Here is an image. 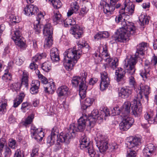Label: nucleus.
<instances>
[{
  "instance_id": "obj_2",
  "label": "nucleus",
  "mask_w": 157,
  "mask_h": 157,
  "mask_svg": "<svg viewBox=\"0 0 157 157\" xmlns=\"http://www.w3.org/2000/svg\"><path fill=\"white\" fill-rule=\"evenodd\" d=\"M121 24L122 27L118 30V35L114 36L113 39L117 42H124L135 33L136 28L133 23L125 20L124 19Z\"/></svg>"
},
{
  "instance_id": "obj_26",
  "label": "nucleus",
  "mask_w": 157,
  "mask_h": 157,
  "mask_svg": "<svg viewBox=\"0 0 157 157\" xmlns=\"http://www.w3.org/2000/svg\"><path fill=\"white\" fill-rule=\"evenodd\" d=\"M53 29L49 23L46 24L44 27L43 34L44 36H51L53 34Z\"/></svg>"
},
{
  "instance_id": "obj_14",
  "label": "nucleus",
  "mask_w": 157,
  "mask_h": 157,
  "mask_svg": "<svg viewBox=\"0 0 157 157\" xmlns=\"http://www.w3.org/2000/svg\"><path fill=\"white\" fill-rule=\"evenodd\" d=\"M123 120L120 124V128L121 131H126L128 129L134 122V119L129 117H122Z\"/></svg>"
},
{
  "instance_id": "obj_27",
  "label": "nucleus",
  "mask_w": 157,
  "mask_h": 157,
  "mask_svg": "<svg viewBox=\"0 0 157 157\" xmlns=\"http://www.w3.org/2000/svg\"><path fill=\"white\" fill-rule=\"evenodd\" d=\"M82 116L79 118V132L83 131L85 127L87 117L85 114H82Z\"/></svg>"
},
{
  "instance_id": "obj_8",
  "label": "nucleus",
  "mask_w": 157,
  "mask_h": 157,
  "mask_svg": "<svg viewBox=\"0 0 157 157\" xmlns=\"http://www.w3.org/2000/svg\"><path fill=\"white\" fill-rule=\"evenodd\" d=\"M55 128L52 129L51 135L49 136L47 139V143L50 144V145L54 144L56 139H57V143L55 145L56 150H58L62 148V145L61 142L58 141V132L55 129Z\"/></svg>"
},
{
  "instance_id": "obj_32",
  "label": "nucleus",
  "mask_w": 157,
  "mask_h": 157,
  "mask_svg": "<svg viewBox=\"0 0 157 157\" xmlns=\"http://www.w3.org/2000/svg\"><path fill=\"white\" fill-rule=\"evenodd\" d=\"M34 29L36 34H39L41 31L42 28V25H41L39 21L37 20H35L34 23Z\"/></svg>"
},
{
  "instance_id": "obj_41",
  "label": "nucleus",
  "mask_w": 157,
  "mask_h": 157,
  "mask_svg": "<svg viewBox=\"0 0 157 157\" xmlns=\"http://www.w3.org/2000/svg\"><path fill=\"white\" fill-rule=\"evenodd\" d=\"M34 117V115L33 114H31L28 116L25 121L22 122L23 124L26 126L27 125L30 124L32 122Z\"/></svg>"
},
{
  "instance_id": "obj_29",
  "label": "nucleus",
  "mask_w": 157,
  "mask_h": 157,
  "mask_svg": "<svg viewBox=\"0 0 157 157\" xmlns=\"http://www.w3.org/2000/svg\"><path fill=\"white\" fill-rule=\"evenodd\" d=\"M63 65L66 70L70 71L72 69L74 63L72 61L67 59L66 57H63Z\"/></svg>"
},
{
  "instance_id": "obj_47",
  "label": "nucleus",
  "mask_w": 157,
  "mask_h": 157,
  "mask_svg": "<svg viewBox=\"0 0 157 157\" xmlns=\"http://www.w3.org/2000/svg\"><path fill=\"white\" fill-rule=\"evenodd\" d=\"M52 4L54 8L56 9L59 8L62 6V3L59 0H53Z\"/></svg>"
},
{
  "instance_id": "obj_37",
  "label": "nucleus",
  "mask_w": 157,
  "mask_h": 157,
  "mask_svg": "<svg viewBox=\"0 0 157 157\" xmlns=\"http://www.w3.org/2000/svg\"><path fill=\"white\" fill-rule=\"evenodd\" d=\"M139 20L141 23L142 25L148 24L149 20L147 16L141 14L139 17Z\"/></svg>"
},
{
  "instance_id": "obj_7",
  "label": "nucleus",
  "mask_w": 157,
  "mask_h": 157,
  "mask_svg": "<svg viewBox=\"0 0 157 157\" xmlns=\"http://www.w3.org/2000/svg\"><path fill=\"white\" fill-rule=\"evenodd\" d=\"M38 77L42 83L45 85L44 86L45 92L49 94H53L56 89L54 82H48V79L42 74H38Z\"/></svg>"
},
{
  "instance_id": "obj_52",
  "label": "nucleus",
  "mask_w": 157,
  "mask_h": 157,
  "mask_svg": "<svg viewBox=\"0 0 157 157\" xmlns=\"http://www.w3.org/2000/svg\"><path fill=\"white\" fill-rule=\"evenodd\" d=\"M24 59L23 58H21V57L17 56L15 58L14 61L15 62V63L18 66L21 65L23 62Z\"/></svg>"
},
{
  "instance_id": "obj_12",
  "label": "nucleus",
  "mask_w": 157,
  "mask_h": 157,
  "mask_svg": "<svg viewBox=\"0 0 157 157\" xmlns=\"http://www.w3.org/2000/svg\"><path fill=\"white\" fill-rule=\"evenodd\" d=\"M89 144V142L87 141L85 137L82 138L80 141V147L82 149L87 147L88 152L89 155L91 157H94L96 154V152L93 146Z\"/></svg>"
},
{
  "instance_id": "obj_3",
  "label": "nucleus",
  "mask_w": 157,
  "mask_h": 157,
  "mask_svg": "<svg viewBox=\"0 0 157 157\" xmlns=\"http://www.w3.org/2000/svg\"><path fill=\"white\" fill-rule=\"evenodd\" d=\"M87 74L83 71L79 76V95L80 97V102L81 104V109L85 110L88 106H90L94 101V99L89 98L84 99L86 96V90L87 86L86 85V79Z\"/></svg>"
},
{
  "instance_id": "obj_19",
  "label": "nucleus",
  "mask_w": 157,
  "mask_h": 157,
  "mask_svg": "<svg viewBox=\"0 0 157 157\" xmlns=\"http://www.w3.org/2000/svg\"><path fill=\"white\" fill-rule=\"evenodd\" d=\"M157 113L156 117L154 119L148 113H146L144 115V118L145 120H144L141 122V125L144 128H146L148 124H152L155 121L157 122Z\"/></svg>"
},
{
  "instance_id": "obj_55",
  "label": "nucleus",
  "mask_w": 157,
  "mask_h": 157,
  "mask_svg": "<svg viewBox=\"0 0 157 157\" xmlns=\"http://www.w3.org/2000/svg\"><path fill=\"white\" fill-rule=\"evenodd\" d=\"M108 56L107 52L106 45L105 44L103 46V51L102 54V58H103L104 57H107Z\"/></svg>"
},
{
  "instance_id": "obj_23",
  "label": "nucleus",
  "mask_w": 157,
  "mask_h": 157,
  "mask_svg": "<svg viewBox=\"0 0 157 157\" xmlns=\"http://www.w3.org/2000/svg\"><path fill=\"white\" fill-rule=\"evenodd\" d=\"M38 10L37 7L33 5L27 6L24 9L25 14L26 15L30 16L36 13Z\"/></svg>"
},
{
  "instance_id": "obj_40",
  "label": "nucleus",
  "mask_w": 157,
  "mask_h": 157,
  "mask_svg": "<svg viewBox=\"0 0 157 157\" xmlns=\"http://www.w3.org/2000/svg\"><path fill=\"white\" fill-rule=\"evenodd\" d=\"M9 146L12 149H15L17 146L16 141L13 139H10L8 142Z\"/></svg>"
},
{
  "instance_id": "obj_6",
  "label": "nucleus",
  "mask_w": 157,
  "mask_h": 157,
  "mask_svg": "<svg viewBox=\"0 0 157 157\" xmlns=\"http://www.w3.org/2000/svg\"><path fill=\"white\" fill-rule=\"evenodd\" d=\"M142 101V96L140 94H138L136 99L132 101V113L135 116L139 115L142 111V107L141 106V101Z\"/></svg>"
},
{
  "instance_id": "obj_20",
  "label": "nucleus",
  "mask_w": 157,
  "mask_h": 157,
  "mask_svg": "<svg viewBox=\"0 0 157 157\" xmlns=\"http://www.w3.org/2000/svg\"><path fill=\"white\" fill-rule=\"evenodd\" d=\"M138 89L139 91L137 95L138 94H140L142 96V94L143 93L147 102L148 100V95L150 93V88L147 85L141 83ZM142 100L143 99H142Z\"/></svg>"
},
{
  "instance_id": "obj_39",
  "label": "nucleus",
  "mask_w": 157,
  "mask_h": 157,
  "mask_svg": "<svg viewBox=\"0 0 157 157\" xmlns=\"http://www.w3.org/2000/svg\"><path fill=\"white\" fill-rule=\"evenodd\" d=\"M46 57V54L45 53H42L41 54H38L35 55L33 58V62H37L40 60L42 58H44Z\"/></svg>"
},
{
  "instance_id": "obj_9",
  "label": "nucleus",
  "mask_w": 157,
  "mask_h": 157,
  "mask_svg": "<svg viewBox=\"0 0 157 157\" xmlns=\"http://www.w3.org/2000/svg\"><path fill=\"white\" fill-rule=\"evenodd\" d=\"M78 50H76L75 46L73 48H69L67 50L63 53V57L70 59L74 63H76L78 60Z\"/></svg>"
},
{
  "instance_id": "obj_22",
  "label": "nucleus",
  "mask_w": 157,
  "mask_h": 157,
  "mask_svg": "<svg viewBox=\"0 0 157 157\" xmlns=\"http://www.w3.org/2000/svg\"><path fill=\"white\" fill-rule=\"evenodd\" d=\"M157 149V148L151 143L148 144L147 147L145 148L143 150L144 155L145 156L149 157L153 154L155 151Z\"/></svg>"
},
{
  "instance_id": "obj_35",
  "label": "nucleus",
  "mask_w": 157,
  "mask_h": 157,
  "mask_svg": "<svg viewBox=\"0 0 157 157\" xmlns=\"http://www.w3.org/2000/svg\"><path fill=\"white\" fill-rule=\"evenodd\" d=\"M106 60L109 62L110 66L113 69L118 65V59L117 58L114 59L107 58Z\"/></svg>"
},
{
  "instance_id": "obj_62",
  "label": "nucleus",
  "mask_w": 157,
  "mask_h": 157,
  "mask_svg": "<svg viewBox=\"0 0 157 157\" xmlns=\"http://www.w3.org/2000/svg\"><path fill=\"white\" fill-rule=\"evenodd\" d=\"M157 63V55L155 56L154 55L151 61V64L153 66H155Z\"/></svg>"
},
{
  "instance_id": "obj_36",
  "label": "nucleus",
  "mask_w": 157,
  "mask_h": 157,
  "mask_svg": "<svg viewBox=\"0 0 157 157\" xmlns=\"http://www.w3.org/2000/svg\"><path fill=\"white\" fill-rule=\"evenodd\" d=\"M51 63L47 61L43 63L41 65V68L44 71L46 72H48L51 69Z\"/></svg>"
},
{
  "instance_id": "obj_60",
  "label": "nucleus",
  "mask_w": 157,
  "mask_h": 157,
  "mask_svg": "<svg viewBox=\"0 0 157 157\" xmlns=\"http://www.w3.org/2000/svg\"><path fill=\"white\" fill-rule=\"evenodd\" d=\"M129 151H128V154L127 157H136V152L134 150H131L129 152Z\"/></svg>"
},
{
  "instance_id": "obj_4",
  "label": "nucleus",
  "mask_w": 157,
  "mask_h": 157,
  "mask_svg": "<svg viewBox=\"0 0 157 157\" xmlns=\"http://www.w3.org/2000/svg\"><path fill=\"white\" fill-rule=\"evenodd\" d=\"M78 130V126L76 127L74 124H71L69 128L66 130L65 132L60 133L58 137V141L62 143L69 144L71 140L77 134Z\"/></svg>"
},
{
  "instance_id": "obj_21",
  "label": "nucleus",
  "mask_w": 157,
  "mask_h": 157,
  "mask_svg": "<svg viewBox=\"0 0 157 157\" xmlns=\"http://www.w3.org/2000/svg\"><path fill=\"white\" fill-rule=\"evenodd\" d=\"M150 64V62L148 60H146L145 61L144 68L140 71V75L144 80H145L148 76L151 69Z\"/></svg>"
},
{
  "instance_id": "obj_50",
  "label": "nucleus",
  "mask_w": 157,
  "mask_h": 157,
  "mask_svg": "<svg viewBox=\"0 0 157 157\" xmlns=\"http://www.w3.org/2000/svg\"><path fill=\"white\" fill-rule=\"evenodd\" d=\"M12 154L11 151L9 147L6 146L5 148L4 154L5 157H10Z\"/></svg>"
},
{
  "instance_id": "obj_44",
  "label": "nucleus",
  "mask_w": 157,
  "mask_h": 157,
  "mask_svg": "<svg viewBox=\"0 0 157 157\" xmlns=\"http://www.w3.org/2000/svg\"><path fill=\"white\" fill-rule=\"evenodd\" d=\"M53 16V21H60L61 20V15L59 12H54Z\"/></svg>"
},
{
  "instance_id": "obj_56",
  "label": "nucleus",
  "mask_w": 157,
  "mask_h": 157,
  "mask_svg": "<svg viewBox=\"0 0 157 157\" xmlns=\"http://www.w3.org/2000/svg\"><path fill=\"white\" fill-rule=\"evenodd\" d=\"M29 105V104L27 102H23L22 103L21 109L23 112H25L26 110L29 109L28 107Z\"/></svg>"
},
{
  "instance_id": "obj_25",
  "label": "nucleus",
  "mask_w": 157,
  "mask_h": 157,
  "mask_svg": "<svg viewBox=\"0 0 157 157\" xmlns=\"http://www.w3.org/2000/svg\"><path fill=\"white\" fill-rule=\"evenodd\" d=\"M40 85V82L38 80H34L32 81L31 84V87L30 89V92L32 94H35L38 92V89Z\"/></svg>"
},
{
  "instance_id": "obj_33",
  "label": "nucleus",
  "mask_w": 157,
  "mask_h": 157,
  "mask_svg": "<svg viewBox=\"0 0 157 157\" xmlns=\"http://www.w3.org/2000/svg\"><path fill=\"white\" fill-rule=\"evenodd\" d=\"M23 77L21 78V85H24L26 87L28 86V74L26 71H23Z\"/></svg>"
},
{
  "instance_id": "obj_16",
  "label": "nucleus",
  "mask_w": 157,
  "mask_h": 157,
  "mask_svg": "<svg viewBox=\"0 0 157 157\" xmlns=\"http://www.w3.org/2000/svg\"><path fill=\"white\" fill-rule=\"evenodd\" d=\"M110 80L107 72L104 71L101 74V82L100 86V90L103 91L107 89L110 84Z\"/></svg>"
},
{
  "instance_id": "obj_1",
  "label": "nucleus",
  "mask_w": 157,
  "mask_h": 157,
  "mask_svg": "<svg viewBox=\"0 0 157 157\" xmlns=\"http://www.w3.org/2000/svg\"><path fill=\"white\" fill-rule=\"evenodd\" d=\"M147 47V43L144 42H142L137 45L135 57H131L127 62L125 63L124 68L127 70L126 73L121 68L116 70V77L117 82L124 80L126 79V74L132 75L135 73L136 70L135 65L136 63V59L138 56L139 55H143L144 54V52L146 49Z\"/></svg>"
},
{
  "instance_id": "obj_45",
  "label": "nucleus",
  "mask_w": 157,
  "mask_h": 157,
  "mask_svg": "<svg viewBox=\"0 0 157 157\" xmlns=\"http://www.w3.org/2000/svg\"><path fill=\"white\" fill-rule=\"evenodd\" d=\"M75 23L74 21H73L72 19L69 17L67 18L64 21V24L65 26L66 27H67L69 25H74Z\"/></svg>"
},
{
  "instance_id": "obj_57",
  "label": "nucleus",
  "mask_w": 157,
  "mask_h": 157,
  "mask_svg": "<svg viewBox=\"0 0 157 157\" xmlns=\"http://www.w3.org/2000/svg\"><path fill=\"white\" fill-rule=\"evenodd\" d=\"M5 72L4 73V75L2 76L3 79H6L10 80L11 77V74L10 73H8L7 70L5 71Z\"/></svg>"
},
{
  "instance_id": "obj_58",
  "label": "nucleus",
  "mask_w": 157,
  "mask_h": 157,
  "mask_svg": "<svg viewBox=\"0 0 157 157\" xmlns=\"http://www.w3.org/2000/svg\"><path fill=\"white\" fill-rule=\"evenodd\" d=\"M87 10L86 7L85 6H83L81 8V10L80 11V13H79V15L82 17H83L87 13Z\"/></svg>"
},
{
  "instance_id": "obj_34",
  "label": "nucleus",
  "mask_w": 157,
  "mask_h": 157,
  "mask_svg": "<svg viewBox=\"0 0 157 157\" xmlns=\"http://www.w3.org/2000/svg\"><path fill=\"white\" fill-rule=\"evenodd\" d=\"M78 0H74L71 5L70 8L73 10L75 13H78Z\"/></svg>"
},
{
  "instance_id": "obj_48",
  "label": "nucleus",
  "mask_w": 157,
  "mask_h": 157,
  "mask_svg": "<svg viewBox=\"0 0 157 157\" xmlns=\"http://www.w3.org/2000/svg\"><path fill=\"white\" fill-rule=\"evenodd\" d=\"M98 112L97 109H94L91 112V116L90 117L89 119H94V120H96L98 117Z\"/></svg>"
},
{
  "instance_id": "obj_17",
  "label": "nucleus",
  "mask_w": 157,
  "mask_h": 157,
  "mask_svg": "<svg viewBox=\"0 0 157 157\" xmlns=\"http://www.w3.org/2000/svg\"><path fill=\"white\" fill-rule=\"evenodd\" d=\"M130 140L127 142L128 147L131 148H134L136 149L141 143V139L140 137L138 136H132L130 137Z\"/></svg>"
},
{
  "instance_id": "obj_53",
  "label": "nucleus",
  "mask_w": 157,
  "mask_h": 157,
  "mask_svg": "<svg viewBox=\"0 0 157 157\" xmlns=\"http://www.w3.org/2000/svg\"><path fill=\"white\" fill-rule=\"evenodd\" d=\"M89 47V45L85 40H82L79 41V48H81L85 47L87 48Z\"/></svg>"
},
{
  "instance_id": "obj_28",
  "label": "nucleus",
  "mask_w": 157,
  "mask_h": 157,
  "mask_svg": "<svg viewBox=\"0 0 157 157\" xmlns=\"http://www.w3.org/2000/svg\"><path fill=\"white\" fill-rule=\"evenodd\" d=\"M51 59L53 62L58 61L59 58L58 54V51L57 49L53 48L51 50L50 52Z\"/></svg>"
},
{
  "instance_id": "obj_64",
  "label": "nucleus",
  "mask_w": 157,
  "mask_h": 157,
  "mask_svg": "<svg viewBox=\"0 0 157 157\" xmlns=\"http://www.w3.org/2000/svg\"><path fill=\"white\" fill-rule=\"evenodd\" d=\"M98 81V78H91L89 80V84L90 85H94Z\"/></svg>"
},
{
  "instance_id": "obj_61",
  "label": "nucleus",
  "mask_w": 157,
  "mask_h": 157,
  "mask_svg": "<svg viewBox=\"0 0 157 157\" xmlns=\"http://www.w3.org/2000/svg\"><path fill=\"white\" fill-rule=\"evenodd\" d=\"M129 79L130 85L131 86H133L136 83L134 77L131 75L129 77Z\"/></svg>"
},
{
  "instance_id": "obj_46",
  "label": "nucleus",
  "mask_w": 157,
  "mask_h": 157,
  "mask_svg": "<svg viewBox=\"0 0 157 157\" xmlns=\"http://www.w3.org/2000/svg\"><path fill=\"white\" fill-rule=\"evenodd\" d=\"M21 86V84L19 82H17L12 84L11 86V88L13 91H17L19 90Z\"/></svg>"
},
{
  "instance_id": "obj_59",
  "label": "nucleus",
  "mask_w": 157,
  "mask_h": 157,
  "mask_svg": "<svg viewBox=\"0 0 157 157\" xmlns=\"http://www.w3.org/2000/svg\"><path fill=\"white\" fill-rule=\"evenodd\" d=\"M13 157H24V156L21 153L20 150L17 149Z\"/></svg>"
},
{
  "instance_id": "obj_38",
  "label": "nucleus",
  "mask_w": 157,
  "mask_h": 157,
  "mask_svg": "<svg viewBox=\"0 0 157 157\" xmlns=\"http://www.w3.org/2000/svg\"><path fill=\"white\" fill-rule=\"evenodd\" d=\"M45 39L44 46L50 47L53 44V40L52 35L48 36Z\"/></svg>"
},
{
  "instance_id": "obj_15",
  "label": "nucleus",
  "mask_w": 157,
  "mask_h": 157,
  "mask_svg": "<svg viewBox=\"0 0 157 157\" xmlns=\"http://www.w3.org/2000/svg\"><path fill=\"white\" fill-rule=\"evenodd\" d=\"M31 134L32 138L37 141H40L44 136V133L42 130L39 131L38 128L34 125H32L31 127Z\"/></svg>"
},
{
  "instance_id": "obj_13",
  "label": "nucleus",
  "mask_w": 157,
  "mask_h": 157,
  "mask_svg": "<svg viewBox=\"0 0 157 157\" xmlns=\"http://www.w3.org/2000/svg\"><path fill=\"white\" fill-rule=\"evenodd\" d=\"M98 138L99 140L96 143V146L101 152H105L108 147V139L101 135H99Z\"/></svg>"
},
{
  "instance_id": "obj_49",
  "label": "nucleus",
  "mask_w": 157,
  "mask_h": 157,
  "mask_svg": "<svg viewBox=\"0 0 157 157\" xmlns=\"http://www.w3.org/2000/svg\"><path fill=\"white\" fill-rule=\"evenodd\" d=\"M71 82L72 86L73 87H77L78 85V76L73 77Z\"/></svg>"
},
{
  "instance_id": "obj_18",
  "label": "nucleus",
  "mask_w": 157,
  "mask_h": 157,
  "mask_svg": "<svg viewBox=\"0 0 157 157\" xmlns=\"http://www.w3.org/2000/svg\"><path fill=\"white\" fill-rule=\"evenodd\" d=\"M132 102H130L129 101H126L124 103L121 108V114L120 115L121 117H128V115L132 109Z\"/></svg>"
},
{
  "instance_id": "obj_51",
  "label": "nucleus",
  "mask_w": 157,
  "mask_h": 157,
  "mask_svg": "<svg viewBox=\"0 0 157 157\" xmlns=\"http://www.w3.org/2000/svg\"><path fill=\"white\" fill-rule=\"evenodd\" d=\"M7 104L5 103H2L0 105V114H4L6 111Z\"/></svg>"
},
{
  "instance_id": "obj_11",
  "label": "nucleus",
  "mask_w": 157,
  "mask_h": 157,
  "mask_svg": "<svg viewBox=\"0 0 157 157\" xmlns=\"http://www.w3.org/2000/svg\"><path fill=\"white\" fill-rule=\"evenodd\" d=\"M12 38L16 45L21 48H25V44L24 42V39L21 36V34L19 30L16 29L14 31Z\"/></svg>"
},
{
  "instance_id": "obj_42",
  "label": "nucleus",
  "mask_w": 157,
  "mask_h": 157,
  "mask_svg": "<svg viewBox=\"0 0 157 157\" xmlns=\"http://www.w3.org/2000/svg\"><path fill=\"white\" fill-rule=\"evenodd\" d=\"M6 140L4 138H1L0 139V151H3L4 148L7 146Z\"/></svg>"
},
{
  "instance_id": "obj_5",
  "label": "nucleus",
  "mask_w": 157,
  "mask_h": 157,
  "mask_svg": "<svg viewBox=\"0 0 157 157\" xmlns=\"http://www.w3.org/2000/svg\"><path fill=\"white\" fill-rule=\"evenodd\" d=\"M129 1V0H125L124 8H122L120 10V14L116 17L115 21L116 22L118 23L122 21L123 17H124L125 16L126 17L125 13H128L130 14H132L133 13L135 8L134 5Z\"/></svg>"
},
{
  "instance_id": "obj_63",
  "label": "nucleus",
  "mask_w": 157,
  "mask_h": 157,
  "mask_svg": "<svg viewBox=\"0 0 157 157\" xmlns=\"http://www.w3.org/2000/svg\"><path fill=\"white\" fill-rule=\"evenodd\" d=\"M38 151V149L37 147L33 148L32 151V152L31 154V157H34L35 156L37 155Z\"/></svg>"
},
{
  "instance_id": "obj_30",
  "label": "nucleus",
  "mask_w": 157,
  "mask_h": 157,
  "mask_svg": "<svg viewBox=\"0 0 157 157\" xmlns=\"http://www.w3.org/2000/svg\"><path fill=\"white\" fill-rule=\"evenodd\" d=\"M69 88L66 86L63 85L58 88L57 92L59 96H65L67 94Z\"/></svg>"
},
{
  "instance_id": "obj_10",
  "label": "nucleus",
  "mask_w": 157,
  "mask_h": 157,
  "mask_svg": "<svg viewBox=\"0 0 157 157\" xmlns=\"http://www.w3.org/2000/svg\"><path fill=\"white\" fill-rule=\"evenodd\" d=\"M110 3L108 4L104 1H101L100 3V5L103 7L104 13L110 14H112L114 10L113 5H115L119 0H110Z\"/></svg>"
},
{
  "instance_id": "obj_31",
  "label": "nucleus",
  "mask_w": 157,
  "mask_h": 157,
  "mask_svg": "<svg viewBox=\"0 0 157 157\" xmlns=\"http://www.w3.org/2000/svg\"><path fill=\"white\" fill-rule=\"evenodd\" d=\"M25 95L23 92H21L18 95L17 98H16L14 101L13 107H17L22 101Z\"/></svg>"
},
{
  "instance_id": "obj_54",
  "label": "nucleus",
  "mask_w": 157,
  "mask_h": 157,
  "mask_svg": "<svg viewBox=\"0 0 157 157\" xmlns=\"http://www.w3.org/2000/svg\"><path fill=\"white\" fill-rule=\"evenodd\" d=\"M45 13L40 12L38 13L37 15V17L36 20H37L40 22L42 20L44 19V16L45 15Z\"/></svg>"
},
{
  "instance_id": "obj_24",
  "label": "nucleus",
  "mask_w": 157,
  "mask_h": 157,
  "mask_svg": "<svg viewBox=\"0 0 157 157\" xmlns=\"http://www.w3.org/2000/svg\"><path fill=\"white\" fill-rule=\"evenodd\" d=\"M132 91L126 87L121 88L119 92V96L123 98H128L132 94Z\"/></svg>"
},
{
  "instance_id": "obj_43",
  "label": "nucleus",
  "mask_w": 157,
  "mask_h": 157,
  "mask_svg": "<svg viewBox=\"0 0 157 157\" xmlns=\"http://www.w3.org/2000/svg\"><path fill=\"white\" fill-rule=\"evenodd\" d=\"M71 30L72 32V34L76 39H77L78 38V29L77 25L72 27Z\"/></svg>"
}]
</instances>
